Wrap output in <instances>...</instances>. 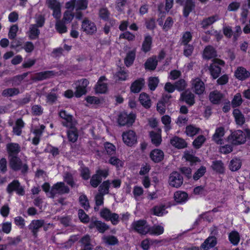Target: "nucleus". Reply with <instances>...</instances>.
Wrapping results in <instances>:
<instances>
[{
	"instance_id": "obj_3",
	"label": "nucleus",
	"mask_w": 250,
	"mask_h": 250,
	"mask_svg": "<svg viewBox=\"0 0 250 250\" xmlns=\"http://www.w3.org/2000/svg\"><path fill=\"white\" fill-rule=\"evenodd\" d=\"M131 228L142 234H146L149 231V225L145 220L134 221L131 225Z\"/></svg>"
},
{
	"instance_id": "obj_14",
	"label": "nucleus",
	"mask_w": 250,
	"mask_h": 250,
	"mask_svg": "<svg viewBox=\"0 0 250 250\" xmlns=\"http://www.w3.org/2000/svg\"><path fill=\"white\" fill-rule=\"evenodd\" d=\"M107 79L104 76L101 77L96 85L95 91L99 93H105L107 91Z\"/></svg>"
},
{
	"instance_id": "obj_60",
	"label": "nucleus",
	"mask_w": 250,
	"mask_h": 250,
	"mask_svg": "<svg viewBox=\"0 0 250 250\" xmlns=\"http://www.w3.org/2000/svg\"><path fill=\"white\" fill-rule=\"evenodd\" d=\"M109 163L111 165L115 166L117 168L123 166V163L119 159L116 157H112L109 160Z\"/></svg>"
},
{
	"instance_id": "obj_52",
	"label": "nucleus",
	"mask_w": 250,
	"mask_h": 250,
	"mask_svg": "<svg viewBox=\"0 0 250 250\" xmlns=\"http://www.w3.org/2000/svg\"><path fill=\"white\" fill-rule=\"evenodd\" d=\"M206 141L203 135H199L193 142V146L196 148H199Z\"/></svg>"
},
{
	"instance_id": "obj_21",
	"label": "nucleus",
	"mask_w": 250,
	"mask_h": 250,
	"mask_svg": "<svg viewBox=\"0 0 250 250\" xmlns=\"http://www.w3.org/2000/svg\"><path fill=\"white\" fill-rule=\"evenodd\" d=\"M89 228L90 229L96 228L101 233H104L108 229V227L105 223L100 221L91 222L89 225Z\"/></svg>"
},
{
	"instance_id": "obj_43",
	"label": "nucleus",
	"mask_w": 250,
	"mask_h": 250,
	"mask_svg": "<svg viewBox=\"0 0 250 250\" xmlns=\"http://www.w3.org/2000/svg\"><path fill=\"white\" fill-rule=\"evenodd\" d=\"M184 158L186 159V160L189 162L191 164L199 162V159L197 157H195L193 155L192 151H185L184 155Z\"/></svg>"
},
{
	"instance_id": "obj_19",
	"label": "nucleus",
	"mask_w": 250,
	"mask_h": 250,
	"mask_svg": "<svg viewBox=\"0 0 250 250\" xmlns=\"http://www.w3.org/2000/svg\"><path fill=\"white\" fill-rule=\"evenodd\" d=\"M43 224L44 222L42 220H33L31 222L29 226V229L31 230L34 236H37L39 229L43 226Z\"/></svg>"
},
{
	"instance_id": "obj_23",
	"label": "nucleus",
	"mask_w": 250,
	"mask_h": 250,
	"mask_svg": "<svg viewBox=\"0 0 250 250\" xmlns=\"http://www.w3.org/2000/svg\"><path fill=\"white\" fill-rule=\"evenodd\" d=\"M161 130L160 129L155 131H151L150 132V137L153 144L155 146H158L162 142Z\"/></svg>"
},
{
	"instance_id": "obj_34",
	"label": "nucleus",
	"mask_w": 250,
	"mask_h": 250,
	"mask_svg": "<svg viewBox=\"0 0 250 250\" xmlns=\"http://www.w3.org/2000/svg\"><path fill=\"white\" fill-rule=\"evenodd\" d=\"M135 52L136 50L134 49L127 53L125 58V63L126 66H129L133 64L135 58Z\"/></svg>"
},
{
	"instance_id": "obj_5",
	"label": "nucleus",
	"mask_w": 250,
	"mask_h": 250,
	"mask_svg": "<svg viewBox=\"0 0 250 250\" xmlns=\"http://www.w3.org/2000/svg\"><path fill=\"white\" fill-rule=\"evenodd\" d=\"M81 29L87 35H93L97 31V27L93 22L84 19L82 23Z\"/></svg>"
},
{
	"instance_id": "obj_30",
	"label": "nucleus",
	"mask_w": 250,
	"mask_h": 250,
	"mask_svg": "<svg viewBox=\"0 0 250 250\" xmlns=\"http://www.w3.org/2000/svg\"><path fill=\"white\" fill-rule=\"evenodd\" d=\"M139 101L144 107L148 108L151 106V100L149 96L147 94L145 93H142L140 94L139 96Z\"/></svg>"
},
{
	"instance_id": "obj_50",
	"label": "nucleus",
	"mask_w": 250,
	"mask_h": 250,
	"mask_svg": "<svg viewBox=\"0 0 250 250\" xmlns=\"http://www.w3.org/2000/svg\"><path fill=\"white\" fill-rule=\"evenodd\" d=\"M110 188V183L109 180L104 182L99 187V193L103 195L107 194L109 188Z\"/></svg>"
},
{
	"instance_id": "obj_13",
	"label": "nucleus",
	"mask_w": 250,
	"mask_h": 250,
	"mask_svg": "<svg viewBox=\"0 0 250 250\" xmlns=\"http://www.w3.org/2000/svg\"><path fill=\"white\" fill-rule=\"evenodd\" d=\"M60 116L64 119L62 124L64 126L68 128H71L75 125V122L73 120L72 116L67 114L65 111L62 110L60 112Z\"/></svg>"
},
{
	"instance_id": "obj_44",
	"label": "nucleus",
	"mask_w": 250,
	"mask_h": 250,
	"mask_svg": "<svg viewBox=\"0 0 250 250\" xmlns=\"http://www.w3.org/2000/svg\"><path fill=\"white\" fill-rule=\"evenodd\" d=\"M219 20V18L217 15L213 16L204 19L202 21L201 24L203 27L206 28Z\"/></svg>"
},
{
	"instance_id": "obj_7",
	"label": "nucleus",
	"mask_w": 250,
	"mask_h": 250,
	"mask_svg": "<svg viewBox=\"0 0 250 250\" xmlns=\"http://www.w3.org/2000/svg\"><path fill=\"white\" fill-rule=\"evenodd\" d=\"M122 138L124 143L128 146H132L137 143V136L134 131L128 130L123 132Z\"/></svg>"
},
{
	"instance_id": "obj_45",
	"label": "nucleus",
	"mask_w": 250,
	"mask_h": 250,
	"mask_svg": "<svg viewBox=\"0 0 250 250\" xmlns=\"http://www.w3.org/2000/svg\"><path fill=\"white\" fill-rule=\"evenodd\" d=\"M128 74L124 70L120 69L114 76V79L116 81H123L127 80Z\"/></svg>"
},
{
	"instance_id": "obj_55",
	"label": "nucleus",
	"mask_w": 250,
	"mask_h": 250,
	"mask_svg": "<svg viewBox=\"0 0 250 250\" xmlns=\"http://www.w3.org/2000/svg\"><path fill=\"white\" fill-rule=\"evenodd\" d=\"M157 77H150L148 79V86L151 90H154L159 83Z\"/></svg>"
},
{
	"instance_id": "obj_15",
	"label": "nucleus",
	"mask_w": 250,
	"mask_h": 250,
	"mask_svg": "<svg viewBox=\"0 0 250 250\" xmlns=\"http://www.w3.org/2000/svg\"><path fill=\"white\" fill-rule=\"evenodd\" d=\"M225 134L224 128L223 127H219L216 129L215 132L212 137L213 140L218 145H223L224 140L223 137Z\"/></svg>"
},
{
	"instance_id": "obj_31",
	"label": "nucleus",
	"mask_w": 250,
	"mask_h": 250,
	"mask_svg": "<svg viewBox=\"0 0 250 250\" xmlns=\"http://www.w3.org/2000/svg\"><path fill=\"white\" fill-rule=\"evenodd\" d=\"M164 232V227L162 225H154L152 227L149 226L148 233L151 235H160Z\"/></svg>"
},
{
	"instance_id": "obj_62",
	"label": "nucleus",
	"mask_w": 250,
	"mask_h": 250,
	"mask_svg": "<svg viewBox=\"0 0 250 250\" xmlns=\"http://www.w3.org/2000/svg\"><path fill=\"white\" fill-rule=\"evenodd\" d=\"M18 29V26L16 24L13 25L10 27L8 33V37L10 39H14L16 37Z\"/></svg>"
},
{
	"instance_id": "obj_63",
	"label": "nucleus",
	"mask_w": 250,
	"mask_h": 250,
	"mask_svg": "<svg viewBox=\"0 0 250 250\" xmlns=\"http://www.w3.org/2000/svg\"><path fill=\"white\" fill-rule=\"evenodd\" d=\"M19 93V90L15 88H8L3 90L2 94L6 96H12L17 95Z\"/></svg>"
},
{
	"instance_id": "obj_37",
	"label": "nucleus",
	"mask_w": 250,
	"mask_h": 250,
	"mask_svg": "<svg viewBox=\"0 0 250 250\" xmlns=\"http://www.w3.org/2000/svg\"><path fill=\"white\" fill-rule=\"evenodd\" d=\"M151 44L152 38L148 35L145 36L142 44V50L145 52L149 51L151 49Z\"/></svg>"
},
{
	"instance_id": "obj_9",
	"label": "nucleus",
	"mask_w": 250,
	"mask_h": 250,
	"mask_svg": "<svg viewBox=\"0 0 250 250\" xmlns=\"http://www.w3.org/2000/svg\"><path fill=\"white\" fill-rule=\"evenodd\" d=\"M48 7L53 10V16L57 20L61 16V4L57 0H47Z\"/></svg>"
},
{
	"instance_id": "obj_16",
	"label": "nucleus",
	"mask_w": 250,
	"mask_h": 250,
	"mask_svg": "<svg viewBox=\"0 0 250 250\" xmlns=\"http://www.w3.org/2000/svg\"><path fill=\"white\" fill-rule=\"evenodd\" d=\"M7 190L9 193L16 191L17 194L21 195H23L24 193L23 188L20 186L19 182L16 180L8 185Z\"/></svg>"
},
{
	"instance_id": "obj_64",
	"label": "nucleus",
	"mask_w": 250,
	"mask_h": 250,
	"mask_svg": "<svg viewBox=\"0 0 250 250\" xmlns=\"http://www.w3.org/2000/svg\"><path fill=\"white\" fill-rule=\"evenodd\" d=\"M242 103L241 95L240 93L236 94L232 101V104L234 107L240 105Z\"/></svg>"
},
{
	"instance_id": "obj_26",
	"label": "nucleus",
	"mask_w": 250,
	"mask_h": 250,
	"mask_svg": "<svg viewBox=\"0 0 250 250\" xmlns=\"http://www.w3.org/2000/svg\"><path fill=\"white\" fill-rule=\"evenodd\" d=\"M181 99L190 105H192L194 103V95L189 91L182 93Z\"/></svg>"
},
{
	"instance_id": "obj_46",
	"label": "nucleus",
	"mask_w": 250,
	"mask_h": 250,
	"mask_svg": "<svg viewBox=\"0 0 250 250\" xmlns=\"http://www.w3.org/2000/svg\"><path fill=\"white\" fill-rule=\"evenodd\" d=\"M153 212L155 215L162 216L167 213L166 210V208L164 205H159L153 208Z\"/></svg>"
},
{
	"instance_id": "obj_12",
	"label": "nucleus",
	"mask_w": 250,
	"mask_h": 250,
	"mask_svg": "<svg viewBox=\"0 0 250 250\" xmlns=\"http://www.w3.org/2000/svg\"><path fill=\"white\" fill-rule=\"evenodd\" d=\"M176 1L181 5H184V15L185 17L188 16L194 7V3L192 0H176Z\"/></svg>"
},
{
	"instance_id": "obj_61",
	"label": "nucleus",
	"mask_w": 250,
	"mask_h": 250,
	"mask_svg": "<svg viewBox=\"0 0 250 250\" xmlns=\"http://www.w3.org/2000/svg\"><path fill=\"white\" fill-rule=\"evenodd\" d=\"M206 171V168L205 167H201L199 168L193 175V179L195 180H198L202 177Z\"/></svg>"
},
{
	"instance_id": "obj_36",
	"label": "nucleus",
	"mask_w": 250,
	"mask_h": 250,
	"mask_svg": "<svg viewBox=\"0 0 250 250\" xmlns=\"http://www.w3.org/2000/svg\"><path fill=\"white\" fill-rule=\"evenodd\" d=\"M223 98V94L217 91H214L209 94V100L213 104H218Z\"/></svg>"
},
{
	"instance_id": "obj_40",
	"label": "nucleus",
	"mask_w": 250,
	"mask_h": 250,
	"mask_svg": "<svg viewBox=\"0 0 250 250\" xmlns=\"http://www.w3.org/2000/svg\"><path fill=\"white\" fill-rule=\"evenodd\" d=\"M236 123L237 125H242L245 122V118L239 110L235 109L233 112Z\"/></svg>"
},
{
	"instance_id": "obj_58",
	"label": "nucleus",
	"mask_w": 250,
	"mask_h": 250,
	"mask_svg": "<svg viewBox=\"0 0 250 250\" xmlns=\"http://www.w3.org/2000/svg\"><path fill=\"white\" fill-rule=\"evenodd\" d=\"M192 39V35L190 32L187 31L183 33L182 38L181 42L184 45H187L188 43L190 42Z\"/></svg>"
},
{
	"instance_id": "obj_4",
	"label": "nucleus",
	"mask_w": 250,
	"mask_h": 250,
	"mask_svg": "<svg viewBox=\"0 0 250 250\" xmlns=\"http://www.w3.org/2000/svg\"><path fill=\"white\" fill-rule=\"evenodd\" d=\"M224 63V61L221 60H213V62L210 65L209 70L211 76L214 79L218 78L221 72V68L218 65L223 66Z\"/></svg>"
},
{
	"instance_id": "obj_8",
	"label": "nucleus",
	"mask_w": 250,
	"mask_h": 250,
	"mask_svg": "<svg viewBox=\"0 0 250 250\" xmlns=\"http://www.w3.org/2000/svg\"><path fill=\"white\" fill-rule=\"evenodd\" d=\"M136 116L134 114L131 113L129 114L124 112L120 114L118 118V123L121 125H132L135 121Z\"/></svg>"
},
{
	"instance_id": "obj_27",
	"label": "nucleus",
	"mask_w": 250,
	"mask_h": 250,
	"mask_svg": "<svg viewBox=\"0 0 250 250\" xmlns=\"http://www.w3.org/2000/svg\"><path fill=\"white\" fill-rule=\"evenodd\" d=\"M145 84V80L140 78L135 81L131 84L130 89L132 92L138 93L140 91Z\"/></svg>"
},
{
	"instance_id": "obj_49",
	"label": "nucleus",
	"mask_w": 250,
	"mask_h": 250,
	"mask_svg": "<svg viewBox=\"0 0 250 250\" xmlns=\"http://www.w3.org/2000/svg\"><path fill=\"white\" fill-rule=\"evenodd\" d=\"M229 240L234 245L238 244L240 241V236L239 233L236 231L231 232L229 236Z\"/></svg>"
},
{
	"instance_id": "obj_17",
	"label": "nucleus",
	"mask_w": 250,
	"mask_h": 250,
	"mask_svg": "<svg viewBox=\"0 0 250 250\" xmlns=\"http://www.w3.org/2000/svg\"><path fill=\"white\" fill-rule=\"evenodd\" d=\"M235 77L241 81H243L250 76V72L243 67H238L234 73Z\"/></svg>"
},
{
	"instance_id": "obj_48",
	"label": "nucleus",
	"mask_w": 250,
	"mask_h": 250,
	"mask_svg": "<svg viewBox=\"0 0 250 250\" xmlns=\"http://www.w3.org/2000/svg\"><path fill=\"white\" fill-rule=\"evenodd\" d=\"M74 126L69 128L70 130L67 133L69 140L72 142H75L78 139V132Z\"/></svg>"
},
{
	"instance_id": "obj_18",
	"label": "nucleus",
	"mask_w": 250,
	"mask_h": 250,
	"mask_svg": "<svg viewBox=\"0 0 250 250\" xmlns=\"http://www.w3.org/2000/svg\"><path fill=\"white\" fill-rule=\"evenodd\" d=\"M216 244L217 240L216 237L209 236L201 245V250H208L209 249L214 247Z\"/></svg>"
},
{
	"instance_id": "obj_2",
	"label": "nucleus",
	"mask_w": 250,
	"mask_h": 250,
	"mask_svg": "<svg viewBox=\"0 0 250 250\" xmlns=\"http://www.w3.org/2000/svg\"><path fill=\"white\" fill-rule=\"evenodd\" d=\"M191 89L196 94H202L205 90L204 83L199 78H193L191 80Z\"/></svg>"
},
{
	"instance_id": "obj_42",
	"label": "nucleus",
	"mask_w": 250,
	"mask_h": 250,
	"mask_svg": "<svg viewBox=\"0 0 250 250\" xmlns=\"http://www.w3.org/2000/svg\"><path fill=\"white\" fill-rule=\"evenodd\" d=\"M241 162L239 159H233L230 162L229 167L230 170L232 171H237L241 167Z\"/></svg>"
},
{
	"instance_id": "obj_24",
	"label": "nucleus",
	"mask_w": 250,
	"mask_h": 250,
	"mask_svg": "<svg viewBox=\"0 0 250 250\" xmlns=\"http://www.w3.org/2000/svg\"><path fill=\"white\" fill-rule=\"evenodd\" d=\"M174 200L178 203H185L188 199V194L184 191H178L174 194Z\"/></svg>"
},
{
	"instance_id": "obj_29",
	"label": "nucleus",
	"mask_w": 250,
	"mask_h": 250,
	"mask_svg": "<svg viewBox=\"0 0 250 250\" xmlns=\"http://www.w3.org/2000/svg\"><path fill=\"white\" fill-rule=\"evenodd\" d=\"M54 75V73L52 71H46L36 73L33 77V79L36 81H42L47 78H50Z\"/></svg>"
},
{
	"instance_id": "obj_22",
	"label": "nucleus",
	"mask_w": 250,
	"mask_h": 250,
	"mask_svg": "<svg viewBox=\"0 0 250 250\" xmlns=\"http://www.w3.org/2000/svg\"><path fill=\"white\" fill-rule=\"evenodd\" d=\"M170 144L173 146L179 149L184 148L187 146V143L183 139L176 136L170 140Z\"/></svg>"
},
{
	"instance_id": "obj_39",
	"label": "nucleus",
	"mask_w": 250,
	"mask_h": 250,
	"mask_svg": "<svg viewBox=\"0 0 250 250\" xmlns=\"http://www.w3.org/2000/svg\"><path fill=\"white\" fill-rule=\"evenodd\" d=\"M199 130V128L193 125H189L186 127L185 133L188 136L193 137L198 133Z\"/></svg>"
},
{
	"instance_id": "obj_28",
	"label": "nucleus",
	"mask_w": 250,
	"mask_h": 250,
	"mask_svg": "<svg viewBox=\"0 0 250 250\" xmlns=\"http://www.w3.org/2000/svg\"><path fill=\"white\" fill-rule=\"evenodd\" d=\"M44 128V125H41L40 127L33 129V133L35 135V137L32 140L33 144L34 145H37L39 144L40 137L41 136L42 131Z\"/></svg>"
},
{
	"instance_id": "obj_20",
	"label": "nucleus",
	"mask_w": 250,
	"mask_h": 250,
	"mask_svg": "<svg viewBox=\"0 0 250 250\" xmlns=\"http://www.w3.org/2000/svg\"><path fill=\"white\" fill-rule=\"evenodd\" d=\"M150 157L155 163H158L164 159V154L161 150L155 149L150 152Z\"/></svg>"
},
{
	"instance_id": "obj_56",
	"label": "nucleus",
	"mask_w": 250,
	"mask_h": 250,
	"mask_svg": "<svg viewBox=\"0 0 250 250\" xmlns=\"http://www.w3.org/2000/svg\"><path fill=\"white\" fill-rule=\"evenodd\" d=\"M104 149L107 153L109 155H112L116 152V147L112 144L106 142L104 144Z\"/></svg>"
},
{
	"instance_id": "obj_11",
	"label": "nucleus",
	"mask_w": 250,
	"mask_h": 250,
	"mask_svg": "<svg viewBox=\"0 0 250 250\" xmlns=\"http://www.w3.org/2000/svg\"><path fill=\"white\" fill-rule=\"evenodd\" d=\"M89 84V81L87 79H82L79 81L76 84V89L75 92V96L80 97L86 92V88Z\"/></svg>"
},
{
	"instance_id": "obj_25",
	"label": "nucleus",
	"mask_w": 250,
	"mask_h": 250,
	"mask_svg": "<svg viewBox=\"0 0 250 250\" xmlns=\"http://www.w3.org/2000/svg\"><path fill=\"white\" fill-rule=\"evenodd\" d=\"M216 56V52L212 46L208 45L206 47L203 53V58L208 60Z\"/></svg>"
},
{
	"instance_id": "obj_59",
	"label": "nucleus",
	"mask_w": 250,
	"mask_h": 250,
	"mask_svg": "<svg viewBox=\"0 0 250 250\" xmlns=\"http://www.w3.org/2000/svg\"><path fill=\"white\" fill-rule=\"evenodd\" d=\"M162 122L165 125V129L166 131H168L170 129V124L171 123V118L168 115H165L162 117Z\"/></svg>"
},
{
	"instance_id": "obj_53",
	"label": "nucleus",
	"mask_w": 250,
	"mask_h": 250,
	"mask_svg": "<svg viewBox=\"0 0 250 250\" xmlns=\"http://www.w3.org/2000/svg\"><path fill=\"white\" fill-rule=\"evenodd\" d=\"M74 18V14L71 11L66 10L63 14L62 21L64 23L70 22Z\"/></svg>"
},
{
	"instance_id": "obj_32",
	"label": "nucleus",
	"mask_w": 250,
	"mask_h": 250,
	"mask_svg": "<svg viewBox=\"0 0 250 250\" xmlns=\"http://www.w3.org/2000/svg\"><path fill=\"white\" fill-rule=\"evenodd\" d=\"M36 25L31 24L29 27V30L28 32L29 38L31 40L37 39L40 34V31L38 29Z\"/></svg>"
},
{
	"instance_id": "obj_57",
	"label": "nucleus",
	"mask_w": 250,
	"mask_h": 250,
	"mask_svg": "<svg viewBox=\"0 0 250 250\" xmlns=\"http://www.w3.org/2000/svg\"><path fill=\"white\" fill-rule=\"evenodd\" d=\"M87 0H80L76 2L75 7L77 10H85L87 8Z\"/></svg>"
},
{
	"instance_id": "obj_54",
	"label": "nucleus",
	"mask_w": 250,
	"mask_h": 250,
	"mask_svg": "<svg viewBox=\"0 0 250 250\" xmlns=\"http://www.w3.org/2000/svg\"><path fill=\"white\" fill-rule=\"evenodd\" d=\"M212 167L214 170L219 173H223L224 171V167L223 164L221 161H214L212 164Z\"/></svg>"
},
{
	"instance_id": "obj_41",
	"label": "nucleus",
	"mask_w": 250,
	"mask_h": 250,
	"mask_svg": "<svg viewBox=\"0 0 250 250\" xmlns=\"http://www.w3.org/2000/svg\"><path fill=\"white\" fill-rule=\"evenodd\" d=\"M9 157L10 167L15 170L20 169L21 166V162L20 160L16 156H12Z\"/></svg>"
},
{
	"instance_id": "obj_33",
	"label": "nucleus",
	"mask_w": 250,
	"mask_h": 250,
	"mask_svg": "<svg viewBox=\"0 0 250 250\" xmlns=\"http://www.w3.org/2000/svg\"><path fill=\"white\" fill-rule=\"evenodd\" d=\"M9 156H16L20 151V146L18 144L11 143L7 146Z\"/></svg>"
},
{
	"instance_id": "obj_10",
	"label": "nucleus",
	"mask_w": 250,
	"mask_h": 250,
	"mask_svg": "<svg viewBox=\"0 0 250 250\" xmlns=\"http://www.w3.org/2000/svg\"><path fill=\"white\" fill-rule=\"evenodd\" d=\"M168 183L171 187L178 188L182 185L183 179L178 172H173L169 176Z\"/></svg>"
},
{
	"instance_id": "obj_1",
	"label": "nucleus",
	"mask_w": 250,
	"mask_h": 250,
	"mask_svg": "<svg viewBox=\"0 0 250 250\" xmlns=\"http://www.w3.org/2000/svg\"><path fill=\"white\" fill-rule=\"evenodd\" d=\"M250 139V130L246 129L245 131L238 130L233 132L227 138L226 141L235 145L244 144L247 138Z\"/></svg>"
},
{
	"instance_id": "obj_38",
	"label": "nucleus",
	"mask_w": 250,
	"mask_h": 250,
	"mask_svg": "<svg viewBox=\"0 0 250 250\" xmlns=\"http://www.w3.org/2000/svg\"><path fill=\"white\" fill-rule=\"evenodd\" d=\"M102 240L104 244L108 245H115L118 243V239L112 235H104Z\"/></svg>"
},
{
	"instance_id": "obj_6",
	"label": "nucleus",
	"mask_w": 250,
	"mask_h": 250,
	"mask_svg": "<svg viewBox=\"0 0 250 250\" xmlns=\"http://www.w3.org/2000/svg\"><path fill=\"white\" fill-rule=\"evenodd\" d=\"M68 188L62 182H58L54 185L49 193V197H53L57 194H63L68 192Z\"/></svg>"
},
{
	"instance_id": "obj_51",
	"label": "nucleus",
	"mask_w": 250,
	"mask_h": 250,
	"mask_svg": "<svg viewBox=\"0 0 250 250\" xmlns=\"http://www.w3.org/2000/svg\"><path fill=\"white\" fill-rule=\"evenodd\" d=\"M64 23L63 21H61L59 19L57 20L55 24V28L59 33L62 34L66 32L67 28Z\"/></svg>"
},
{
	"instance_id": "obj_35",
	"label": "nucleus",
	"mask_w": 250,
	"mask_h": 250,
	"mask_svg": "<svg viewBox=\"0 0 250 250\" xmlns=\"http://www.w3.org/2000/svg\"><path fill=\"white\" fill-rule=\"evenodd\" d=\"M24 124L23 121L19 119L16 121L15 125L13 128V133L17 136H20L21 133V129L23 127Z\"/></svg>"
},
{
	"instance_id": "obj_47",
	"label": "nucleus",
	"mask_w": 250,
	"mask_h": 250,
	"mask_svg": "<svg viewBox=\"0 0 250 250\" xmlns=\"http://www.w3.org/2000/svg\"><path fill=\"white\" fill-rule=\"evenodd\" d=\"M157 64V61L156 57H152L148 59L145 63L146 69L149 70H154L155 69Z\"/></svg>"
}]
</instances>
